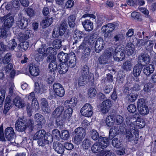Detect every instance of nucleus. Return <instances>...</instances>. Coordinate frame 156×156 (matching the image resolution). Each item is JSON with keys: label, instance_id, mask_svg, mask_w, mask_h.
<instances>
[{"label": "nucleus", "instance_id": "obj_31", "mask_svg": "<svg viewBox=\"0 0 156 156\" xmlns=\"http://www.w3.org/2000/svg\"><path fill=\"white\" fill-rule=\"evenodd\" d=\"M142 70V65L137 64L135 65L133 68V74L135 77L139 76Z\"/></svg>", "mask_w": 156, "mask_h": 156}, {"label": "nucleus", "instance_id": "obj_56", "mask_svg": "<svg viewBox=\"0 0 156 156\" xmlns=\"http://www.w3.org/2000/svg\"><path fill=\"white\" fill-rule=\"evenodd\" d=\"M90 135L91 138L95 140H97L99 137L98 133L94 129L90 131Z\"/></svg>", "mask_w": 156, "mask_h": 156}, {"label": "nucleus", "instance_id": "obj_22", "mask_svg": "<svg viewBox=\"0 0 156 156\" xmlns=\"http://www.w3.org/2000/svg\"><path fill=\"white\" fill-rule=\"evenodd\" d=\"M144 48L146 51L151 53L152 52H154L153 50V47L154 45V42L153 41L147 40L144 41Z\"/></svg>", "mask_w": 156, "mask_h": 156}, {"label": "nucleus", "instance_id": "obj_6", "mask_svg": "<svg viewBox=\"0 0 156 156\" xmlns=\"http://www.w3.org/2000/svg\"><path fill=\"white\" fill-rule=\"evenodd\" d=\"M93 108L89 103L85 104L80 110V112L82 115L87 117H90L93 114Z\"/></svg>", "mask_w": 156, "mask_h": 156}, {"label": "nucleus", "instance_id": "obj_51", "mask_svg": "<svg viewBox=\"0 0 156 156\" xmlns=\"http://www.w3.org/2000/svg\"><path fill=\"white\" fill-rule=\"evenodd\" d=\"M12 55L11 53H9L6 54L3 57L2 59V62L4 64H7L11 60Z\"/></svg>", "mask_w": 156, "mask_h": 156}, {"label": "nucleus", "instance_id": "obj_9", "mask_svg": "<svg viewBox=\"0 0 156 156\" xmlns=\"http://www.w3.org/2000/svg\"><path fill=\"white\" fill-rule=\"evenodd\" d=\"M4 20V27L5 31H7L8 30L9 32H10V28L12 26L13 24L14 21V19L12 16H10L9 17H2L1 20Z\"/></svg>", "mask_w": 156, "mask_h": 156}, {"label": "nucleus", "instance_id": "obj_46", "mask_svg": "<svg viewBox=\"0 0 156 156\" xmlns=\"http://www.w3.org/2000/svg\"><path fill=\"white\" fill-rule=\"evenodd\" d=\"M115 119L113 116L109 115L106 118L105 122L108 126H111L113 125Z\"/></svg>", "mask_w": 156, "mask_h": 156}, {"label": "nucleus", "instance_id": "obj_4", "mask_svg": "<svg viewBox=\"0 0 156 156\" xmlns=\"http://www.w3.org/2000/svg\"><path fill=\"white\" fill-rule=\"evenodd\" d=\"M137 108L139 113L142 115H147L149 112L148 107L146 105L145 101L143 98H140L138 100Z\"/></svg>", "mask_w": 156, "mask_h": 156}, {"label": "nucleus", "instance_id": "obj_33", "mask_svg": "<svg viewBox=\"0 0 156 156\" xmlns=\"http://www.w3.org/2000/svg\"><path fill=\"white\" fill-rule=\"evenodd\" d=\"M103 149L98 142L94 144L92 147V150L94 153H97L101 151V153H103L105 152L103 150Z\"/></svg>", "mask_w": 156, "mask_h": 156}, {"label": "nucleus", "instance_id": "obj_32", "mask_svg": "<svg viewBox=\"0 0 156 156\" xmlns=\"http://www.w3.org/2000/svg\"><path fill=\"white\" fill-rule=\"evenodd\" d=\"M68 23L71 27H74L75 25L76 16L73 14L70 15L68 18Z\"/></svg>", "mask_w": 156, "mask_h": 156}, {"label": "nucleus", "instance_id": "obj_41", "mask_svg": "<svg viewBox=\"0 0 156 156\" xmlns=\"http://www.w3.org/2000/svg\"><path fill=\"white\" fill-rule=\"evenodd\" d=\"M92 145L90 140L87 139H85L82 142V146L85 149L87 150Z\"/></svg>", "mask_w": 156, "mask_h": 156}, {"label": "nucleus", "instance_id": "obj_63", "mask_svg": "<svg viewBox=\"0 0 156 156\" xmlns=\"http://www.w3.org/2000/svg\"><path fill=\"white\" fill-rule=\"evenodd\" d=\"M112 144L113 146L117 148H119L121 147L120 142L119 141L117 138H114L112 140Z\"/></svg>", "mask_w": 156, "mask_h": 156}, {"label": "nucleus", "instance_id": "obj_26", "mask_svg": "<svg viewBox=\"0 0 156 156\" xmlns=\"http://www.w3.org/2000/svg\"><path fill=\"white\" fill-rule=\"evenodd\" d=\"M115 28V25L112 23H109L103 26L101 28L103 32H112Z\"/></svg>", "mask_w": 156, "mask_h": 156}, {"label": "nucleus", "instance_id": "obj_5", "mask_svg": "<svg viewBox=\"0 0 156 156\" xmlns=\"http://www.w3.org/2000/svg\"><path fill=\"white\" fill-rule=\"evenodd\" d=\"M46 61L49 63L48 66L49 71L54 73L57 70L58 65L56 57L53 55H49L47 57Z\"/></svg>", "mask_w": 156, "mask_h": 156}, {"label": "nucleus", "instance_id": "obj_44", "mask_svg": "<svg viewBox=\"0 0 156 156\" xmlns=\"http://www.w3.org/2000/svg\"><path fill=\"white\" fill-rule=\"evenodd\" d=\"M97 37L95 36L94 34L90 35L88 36V40H87V41H85L86 43L88 44L87 46L88 47H90V46L94 44V43L95 41V39Z\"/></svg>", "mask_w": 156, "mask_h": 156}, {"label": "nucleus", "instance_id": "obj_24", "mask_svg": "<svg viewBox=\"0 0 156 156\" xmlns=\"http://www.w3.org/2000/svg\"><path fill=\"white\" fill-rule=\"evenodd\" d=\"M13 105L19 108H22L25 105V103L21 98L19 97H16L13 101Z\"/></svg>", "mask_w": 156, "mask_h": 156}, {"label": "nucleus", "instance_id": "obj_59", "mask_svg": "<svg viewBox=\"0 0 156 156\" xmlns=\"http://www.w3.org/2000/svg\"><path fill=\"white\" fill-rule=\"evenodd\" d=\"M42 86H40L38 83L35 82L34 85V91L37 93H42L43 91L42 88Z\"/></svg>", "mask_w": 156, "mask_h": 156}, {"label": "nucleus", "instance_id": "obj_43", "mask_svg": "<svg viewBox=\"0 0 156 156\" xmlns=\"http://www.w3.org/2000/svg\"><path fill=\"white\" fill-rule=\"evenodd\" d=\"M67 27L66 21L64 19L61 22L59 29L60 31H62L64 34L67 28Z\"/></svg>", "mask_w": 156, "mask_h": 156}, {"label": "nucleus", "instance_id": "obj_58", "mask_svg": "<svg viewBox=\"0 0 156 156\" xmlns=\"http://www.w3.org/2000/svg\"><path fill=\"white\" fill-rule=\"evenodd\" d=\"M69 136V133L68 131L66 130H63L62 131L61 137L63 140H68Z\"/></svg>", "mask_w": 156, "mask_h": 156}, {"label": "nucleus", "instance_id": "obj_55", "mask_svg": "<svg viewBox=\"0 0 156 156\" xmlns=\"http://www.w3.org/2000/svg\"><path fill=\"white\" fill-rule=\"evenodd\" d=\"M98 60L99 63L101 65H105L108 63V58L103 55L100 56Z\"/></svg>", "mask_w": 156, "mask_h": 156}, {"label": "nucleus", "instance_id": "obj_14", "mask_svg": "<svg viewBox=\"0 0 156 156\" xmlns=\"http://www.w3.org/2000/svg\"><path fill=\"white\" fill-rule=\"evenodd\" d=\"M34 118V120L37 123L38 128L39 129H41L42 125L44 124L46 122L44 116L41 114L37 113L35 114Z\"/></svg>", "mask_w": 156, "mask_h": 156}, {"label": "nucleus", "instance_id": "obj_1", "mask_svg": "<svg viewBox=\"0 0 156 156\" xmlns=\"http://www.w3.org/2000/svg\"><path fill=\"white\" fill-rule=\"evenodd\" d=\"M127 126H126V137L129 141L133 139V133L135 136L136 139L138 140L139 135L138 130L136 128H141L145 125V122L142 120L140 121H136V119L133 116H130L128 117L126 120Z\"/></svg>", "mask_w": 156, "mask_h": 156}, {"label": "nucleus", "instance_id": "obj_17", "mask_svg": "<svg viewBox=\"0 0 156 156\" xmlns=\"http://www.w3.org/2000/svg\"><path fill=\"white\" fill-rule=\"evenodd\" d=\"M29 70L30 74L32 76H37L39 75L40 70L38 66L34 64H30Z\"/></svg>", "mask_w": 156, "mask_h": 156}, {"label": "nucleus", "instance_id": "obj_53", "mask_svg": "<svg viewBox=\"0 0 156 156\" xmlns=\"http://www.w3.org/2000/svg\"><path fill=\"white\" fill-rule=\"evenodd\" d=\"M17 45V44L15 40L14 39H12L9 41V49L11 51L15 50V49Z\"/></svg>", "mask_w": 156, "mask_h": 156}, {"label": "nucleus", "instance_id": "obj_54", "mask_svg": "<svg viewBox=\"0 0 156 156\" xmlns=\"http://www.w3.org/2000/svg\"><path fill=\"white\" fill-rule=\"evenodd\" d=\"M97 94L96 89L93 87H91L87 91L88 95L90 98L94 97Z\"/></svg>", "mask_w": 156, "mask_h": 156}, {"label": "nucleus", "instance_id": "obj_18", "mask_svg": "<svg viewBox=\"0 0 156 156\" xmlns=\"http://www.w3.org/2000/svg\"><path fill=\"white\" fill-rule=\"evenodd\" d=\"M64 109V107L62 106L58 107L52 112V117L55 119L62 117L61 115Z\"/></svg>", "mask_w": 156, "mask_h": 156}, {"label": "nucleus", "instance_id": "obj_62", "mask_svg": "<svg viewBox=\"0 0 156 156\" xmlns=\"http://www.w3.org/2000/svg\"><path fill=\"white\" fill-rule=\"evenodd\" d=\"M55 119L57 125L59 126V128H61L63 125L64 120L65 119H63L62 116L60 118H56Z\"/></svg>", "mask_w": 156, "mask_h": 156}, {"label": "nucleus", "instance_id": "obj_29", "mask_svg": "<svg viewBox=\"0 0 156 156\" xmlns=\"http://www.w3.org/2000/svg\"><path fill=\"white\" fill-rule=\"evenodd\" d=\"M154 70V65H149L148 66L144 67L143 71L144 73L147 76H149L153 73Z\"/></svg>", "mask_w": 156, "mask_h": 156}, {"label": "nucleus", "instance_id": "obj_48", "mask_svg": "<svg viewBox=\"0 0 156 156\" xmlns=\"http://www.w3.org/2000/svg\"><path fill=\"white\" fill-rule=\"evenodd\" d=\"M62 41L61 39H56L53 42V47L56 49H59L62 46L61 44Z\"/></svg>", "mask_w": 156, "mask_h": 156}, {"label": "nucleus", "instance_id": "obj_47", "mask_svg": "<svg viewBox=\"0 0 156 156\" xmlns=\"http://www.w3.org/2000/svg\"><path fill=\"white\" fill-rule=\"evenodd\" d=\"M83 34V33L82 31L78 30L77 29H75L74 32L73 38L81 39Z\"/></svg>", "mask_w": 156, "mask_h": 156}, {"label": "nucleus", "instance_id": "obj_3", "mask_svg": "<svg viewBox=\"0 0 156 156\" xmlns=\"http://www.w3.org/2000/svg\"><path fill=\"white\" fill-rule=\"evenodd\" d=\"M25 121L21 118H19L15 124L16 129L19 132L24 131L27 129L29 132H31L34 129V121L33 120L29 119Z\"/></svg>", "mask_w": 156, "mask_h": 156}, {"label": "nucleus", "instance_id": "obj_36", "mask_svg": "<svg viewBox=\"0 0 156 156\" xmlns=\"http://www.w3.org/2000/svg\"><path fill=\"white\" fill-rule=\"evenodd\" d=\"M138 96V94L136 93L132 92L127 95L126 98L128 101L130 102H133L136 100Z\"/></svg>", "mask_w": 156, "mask_h": 156}, {"label": "nucleus", "instance_id": "obj_40", "mask_svg": "<svg viewBox=\"0 0 156 156\" xmlns=\"http://www.w3.org/2000/svg\"><path fill=\"white\" fill-rule=\"evenodd\" d=\"M52 17H47L42 20V24L45 27L49 26L52 23Z\"/></svg>", "mask_w": 156, "mask_h": 156}, {"label": "nucleus", "instance_id": "obj_45", "mask_svg": "<svg viewBox=\"0 0 156 156\" xmlns=\"http://www.w3.org/2000/svg\"><path fill=\"white\" fill-rule=\"evenodd\" d=\"M73 113V109L71 107H69L65 110L63 115V119H66L67 117H70Z\"/></svg>", "mask_w": 156, "mask_h": 156}, {"label": "nucleus", "instance_id": "obj_25", "mask_svg": "<svg viewBox=\"0 0 156 156\" xmlns=\"http://www.w3.org/2000/svg\"><path fill=\"white\" fill-rule=\"evenodd\" d=\"M69 57V54L64 53L63 52H61L58 55V58L62 63H66Z\"/></svg>", "mask_w": 156, "mask_h": 156}, {"label": "nucleus", "instance_id": "obj_49", "mask_svg": "<svg viewBox=\"0 0 156 156\" xmlns=\"http://www.w3.org/2000/svg\"><path fill=\"white\" fill-rule=\"evenodd\" d=\"M81 76H86L87 77L89 74L88 67L87 65L84 66L82 68L80 71Z\"/></svg>", "mask_w": 156, "mask_h": 156}, {"label": "nucleus", "instance_id": "obj_8", "mask_svg": "<svg viewBox=\"0 0 156 156\" xmlns=\"http://www.w3.org/2000/svg\"><path fill=\"white\" fill-rule=\"evenodd\" d=\"M114 53L113 58L115 61H121L125 58L124 53L121 51L120 47H117L115 49Z\"/></svg>", "mask_w": 156, "mask_h": 156}, {"label": "nucleus", "instance_id": "obj_10", "mask_svg": "<svg viewBox=\"0 0 156 156\" xmlns=\"http://www.w3.org/2000/svg\"><path fill=\"white\" fill-rule=\"evenodd\" d=\"M4 134L5 138L9 141H12L15 138L14 131L12 127H8L6 128L5 130Z\"/></svg>", "mask_w": 156, "mask_h": 156}, {"label": "nucleus", "instance_id": "obj_34", "mask_svg": "<svg viewBox=\"0 0 156 156\" xmlns=\"http://www.w3.org/2000/svg\"><path fill=\"white\" fill-rule=\"evenodd\" d=\"M64 34L62 31H60L58 28H55L52 33V37L53 38H56L59 36H62Z\"/></svg>", "mask_w": 156, "mask_h": 156}, {"label": "nucleus", "instance_id": "obj_37", "mask_svg": "<svg viewBox=\"0 0 156 156\" xmlns=\"http://www.w3.org/2000/svg\"><path fill=\"white\" fill-rule=\"evenodd\" d=\"M69 65L66 63H61L60 64L59 73L61 74L66 73L68 70Z\"/></svg>", "mask_w": 156, "mask_h": 156}, {"label": "nucleus", "instance_id": "obj_27", "mask_svg": "<svg viewBox=\"0 0 156 156\" xmlns=\"http://www.w3.org/2000/svg\"><path fill=\"white\" fill-rule=\"evenodd\" d=\"M13 105V102H11V98L9 97H7L5 99V103L4 106L3 112L6 113L12 107Z\"/></svg>", "mask_w": 156, "mask_h": 156}, {"label": "nucleus", "instance_id": "obj_7", "mask_svg": "<svg viewBox=\"0 0 156 156\" xmlns=\"http://www.w3.org/2000/svg\"><path fill=\"white\" fill-rule=\"evenodd\" d=\"M40 109L38 101H36L35 103L32 102L31 104L27 103V112L28 115L31 116L32 114L33 110L37 111Z\"/></svg>", "mask_w": 156, "mask_h": 156}, {"label": "nucleus", "instance_id": "obj_2", "mask_svg": "<svg viewBox=\"0 0 156 156\" xmlns=\"http://www.w3.org/2000/svg\"><path fill=\"white\" fill-rule=\"evenodd\" d=\"M33 139L37 140L38 144L41 146H44L46 144L51 143L53 140L52 135L49 133H46L44 129L37 131L34 135Z\"/></svg>", "mask_w": 156, "mask_h": 156}, {"label": "nucleus", "instance_id": "obj_21", "mask_svg": "<svg viewBox=\"0 0 156 156\" xmlns=\"http://www.w3.org/2000/svg\"><path fill=\"white\" fill-rule=\"evenodd\" d=\"M53 146L54 149L58 153L62 154L64 153L65 151L64 147L61 144L56 142L53 143Z\"/></svg>", "mask_w": 156, "mask_h": 156}, {"label": "nucleus", "instance_id": "obj_16", "mask_svg": "<svg viewBox=\"0 0 156 156\" xmlns=\"http://www.w3.org/2000/svg\"><path fill=\"white\" fill-rule=\"evenodd\" d=\"M105 43L103 39L98 38L96 40L94 45L95 51L97 53H99L103 49Z\"/></svg>", "mask_w": 156, "mask_h": 156}, {"label": "nucleus", "instance_id": "obj_12", "mask_svg": "<svg viewBox=\"0 0 156 156\" xmlns=\"http://www.w3.org/2000/svg\"><path fill=\"white\" fill-rule=\"evenodd\" d=\"M138 61L141 65H145L149 64L150 61V58L149 55L146 53H142L138 57Z\"/></svg>", "mask_w": 156, "mask_h": 156}, {"label": "nucleus", "instance_id": "obj_20", "mask_svg": "<svg viewBox=\"0 0 156 156\" xmlns=\"http://www.w3.org/2000/svg\"><path fill=\"white\" fill-rule=\"evenodd\" d=\"M82 24L85 30L87 31H91L93 29V23L89 20H86L83 21Z\"/></svg>", "mask_w": 156, "mask_h": 156}, {"label": "nucleus", "instance_id": "obj_23", "mask_svg": "<svg viewBox=\"0 0 156 156\" xmlns=\"http://www.w3.org/2000/svg\"><path fill=\"white\" fill-rule=\"evenodd\" d=\"M98 143L103 149L106 148L109 144L108 139L107 137L101 136H100L99 138Z\"/></svg>", "mask_w": 156, "mask_h": 156}, {"label": "nucleus", "instance_id": "obj_35", "mask_svg": "<svg viewBox=\"0 0 156 156\" xmlns=\"http://www.w3.org/2000/svg\"><path fill=\"white\" fill-rule=\"evenodd\" d=\"M87 83V77L86 76H80L78 80V84L79 86H82Z\"/></svg>", "mask_w": 156, "mask_h": 156}, {"label": "nucleus", "instance_id": "obj_15", "mask_svg": "<svg viewBox=\"0 0 156 156\" xmlns=\"http://www.w3.org/2000/svg\"><path fill=\"white\" fill-rule=\"evenodd\" d=\"M112 105L111 101L110 100L107 99L104 100L102 103L100 109L102 112L104 113L107 112L109 108Z\"/></svg>", "mask_w": 156, "mask_h": 156}, {"label": "nucleus", "instance_id": "obj_38", "mask_svg": "<svg viewBox=\"0 0 156 156\" xmlns=\"http://www.w3.org/2000/svg\"><path fill=\"white\" fill-rule=\"evenodd\" d=\"M76 134L81 136L83 138H84L86 135L85 130L82 127H78L76 128L74 131Z\"/></svg>", "mask_w": 156, "mask_h": 156}, {"label": "nucleus", "instance_id": "obj_60", "mask_svg": "<svg viewBox=\"0 0 156 156\" xmlns=\"http://www.w3.org/2000/svg\"><path fill=\"white\" fill-rule=\"evenodd\" d=\"M46 54L47 56V54L49 55H53L54 56L56 54V50L54 49L53 48L51 47H49L47 48L46 49Z\"/></svg>", "mask_w": 156, "mask_h": 156}, {"label": "nucleus", "instance_id": "obj_11", "mask_svg": "<svg viewBox=\"0 0 156 156\" xmlns=\"http://www.w3.org/2000/svg\"><path fill=\"white\" fill-rule=\"evenodd\" d=\"M54 90L56 95L60 97H63L65 94V90L62 86L59 83H55L53 86Z\"/></svg>", "mask_w": 156, "mask_h": 156}, {"label": "nucleus", "instance_id": "obj_61", "mask_svg": "<svg viewBox=\"0 0 156 156\" xmlns=\"http://www.w3.org/2000/svg\"><path fill=\"white\" fill-rule=\"evenodd\" d=\"M139 10L142 13L145 14L146 15H147V17L149 19L150 21L151 22H153V20L151 18L150 15H148L149 13L148 10L145 8H143L142 7L138 8Z\"/></svg>", "mask_w": 156, "mask_h": 156}, {"label": "nucleus", "instance_id": "obj_50", "mask_svg": "<svg viewBox=\"0 0 156 156\" xmlns=\"http://www.w3.org/2000/svg\"><path fill=\"white\" fill-rule=\"evenodd\" d=\"M46 56L47 54L46 53H44L42 55L37 54L35 55V60L37 62H39L42 61L44 58Z\"/></svg>", "mask_w": 156, "mask_h": 156}, {"label": "nucleus", "instance_id": "obj_13", "mask_svg": "<svg viewBox=\"0 0 156 156\" xmlns=\"http://www.w3.org/2000/svg\"><path fill=\"white\" fill-rule=\"evenodd\" d=\"M28 19L25 18L20 16L16 21L17 26L22 29H25L28 26Z\"/></svg>", "mask_w": 156, "mask_h": 156}, {"label": "nucleus", "instance_id": "obj_57", "mask_svg": "<svg viewBox=\"0 0 156 156\" xmlns=\"http://www.w3.org/2000/svg\"><path fill=\"white\" fill-rule=\"evenodd\" d=\"M84 138L82 137L81 136H79L76 134L73 140L74 143L78 145L81 143Z\"/></svg>", "mask_w": 156, "mask_h": 156}, {"label": "nucleus", "instance_id": "obj_42", "mask_svg": "<svg viewBox=\"0 0 156 156\" xmlns=\"http://www.w3.org/2000/svg\"><path fill=\"white\" fill-rule=\"evenodd\" d=\"M132 67V64L129 61H126L123 63L122 68L124 70L128 71L131 70Z\"/></svg>", "mask_w": 156, "mask_h": 156}, {"label": "nucleus", "instance_id": "obj_28", "mask_svg": "<svg viewBox=\"0 0 156 156\" xmlns=\"http://www.w3.org/2000/svg\"><path fill=\"white\" fill-rule=\"evenodd\" d=\"M119 133L118 128L116 126L112 127L110 129L109 132V138L112 140L115 136L118 135Z\"/></svg>", "mask_w": 156, "mask_h": 156}, {"label": "nucleus", "instance_id": "obj_64", "mask_svg": "<svg viewBox=\"0 0 156 156\" xmlns=\"http://www.w3.org/2000/svg\"><path fill=\"white\" fill-rule=\"evenodd\" d=\"M124 39L123 35L121 34H118L114 36L113 40L115 42L121 41Z\"/></svg>", "mask_w": 156, "mask_h": 156}, {"label": "nucleus", "instance_id": "obj_52", "mask_svg": "<svg viewBox=\"0 0 156 156\" xmlns=\"http://www.w3.org/2000/svg\"><path fill=\"white\" fill-rule=\"evenodd\" d=\"M77 99L75 97H73L71 98L70 101L67 100L65 102L64 105H66L68 104L71 105L72 106H75L77 103Z\"/></svg>", "mask_w": 156, "mask_h": 156}, {"label": "nucleus", "instance_id": "obj_19", "mask_svg": "<svg viewBox=\"0 0 156 156\" xmlns=\"http://www.w3.org/2000/svg\"><path fill=\"white\" fill-rule=\"evenodd\" d=\"M68 60H69L68 64L69 67L73 68L76 64V57L75 54L71 52L69 54Z\"/></svg>", "mask_w": 156, "mask_h": 156}, {"label": "nucleus", "instance_id": "obj_39", "mask_svg": "<svg viewBox=\"0 0 156 156\" xmlns=\"http://www.w3.org/2000/svg\"><path fill=\"white\" fill-rule=\"evenodd\" d=\"M115 48L111 47L107 48L105 51V53L103 55L108 58L111 56H113Z\"/></svg>", "mask_w": 156, "mask_h": 156}, {"label": "nucleus", "instance_id": "obj_30", "mask_svg": "<svg viewBox=\"0 0 156 156\" xmlns=\"http://www.w3.org/2000/svg\"><path fill=\"white\" fill-rule=\"evenodd\" d=\"M126 51L129 55H132L134 51V46L131 42H129L126 44Z\"/></svg>", "mask_w": 156, "mask_h": 156}]
</instances>
